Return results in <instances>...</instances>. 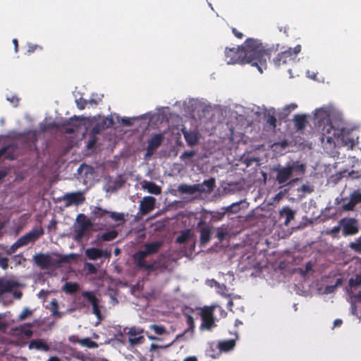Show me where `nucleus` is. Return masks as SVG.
I'll list each match as a JSON object with an SVG mask.
<instances>
[{"label":"nucleus","mask_w":361,"mask_h":361,"mask_svg":"<svg viewBox=\"0 0 361 361\" xmlns=\"http://www.w3.org/2000/svg\"><path fill=\"white\" fill-rule=\"evenodd\" d=\"M271 49L266 48L258 39L249 38L242 46L225 49L227 64L250 63L257 68L259 73L267 68V59H270Z\"/></svg>","instance_id":"f257e3e1"},{"label":"nucleus","mask_w":361,"mask_h":361,"mask_svg":"<svg viewBox=\"0 0 361 361\" xmlns=\"http://www.w3.org/2000/svg\"><path fill=\"white\" fill-rule=\"evenodd\" d=\"M314 118L317 120L322 128V142L326 140L331 147H336V145H342L350 148L355 145V140L350 138V129L347 128L343 122L341 120L334 124L330 120V114L326 108L317 109L314 114Z\"/></svg>","instance_id":"f03ea898"},{"label":"nucleus","mask_w":361,"mask_h":361,"mask_svg":"<svg viewBox=\"0 0 361 361\" xmlns=\"http://www.w3.org/2000/svg\"><path fill=\"white\" fill-rule=\"evenodd\" d=\"M276 172V180L279 184H286L292 177L290 183H295L299 180V176L305 174L306 166L299 161H293L286 166H278L274 169Z\"/></svg>","instance_id":"7ed1b4c3"},{"label":"nucleus","mask_w":361,"mask_h":361,"mask_svg":"<svg viewBox=\"0 0 361 361\" xmlns=\"http://www.w3.org/2000/svg\"><path fill=\"white\" fill-rule=\"evenodd\" d=\"M163 245V242L161 240L154 241L147 243L144 245V250H140L134 254L133 259L135 262L136 266L141 269H145L147 271H152L154 268L153 264H148L145 258L147 256L157 254Z\"/></svg>","instance_id":"20e7f679"},{"label":"nucleus","mask_w":361,"mask_h":361,"mask_svg":"<svg viewBox=\"0 0 361 361\" xmlns=\"http://www.w3.org/2000/svg\"><path fill=\"white\" fill-rule=\"evenodd\" d=\"M216 308H219L224 316L226 315V312L222 309V307L217 305L203 307L201 308L200 312L202 319V323L200 327V330L211 331L213 328L216 326L214 317V311Z\"/></svg>","instance_id":"39448f33"},{"label":"nucleus","mask_w":361,"mask_h":361,"mask_svg":"<svg viewBox=\"0 0 361 361\" xmlns=\"http://www.w3.org/2000/svg\"><path fill=\"white\" fill-rule=\"evenodd\" d=\"M33 261L42 269L59 267L65 262L64 258H54L49 253H38L33 256Z\"/></svg>","instance_id":"423d86ee"},{"label":"nucleus","mask_w":361,"mask_h":361,"mask_svg":"<svg viewBox=\"0 0 361 361\" xmlns=\"http://www.w3.org/2000/svg\"><path fill=\"white\" fill-rule=\"evenodd\" d=\"M92 226V222L87 219L85 214H78L76 224L74 225L75 240H81L85 236L86 232Z\"/></svg>","instance_id":"0eeeda50"},{"label":"nucleus","mask_w":361,"mask_h":361,"mask_svg":"<svg viewBox=\"0 0 361 361\" xmlns=\"http://www.w3.org/2000/svg\"><path fill=\"white\" fill-rule=\"evenodd\" d=\"M301 51V46L298 44L293 49L289 48L287 50L281 51L273 59L274 65L279 67L293 62L297 55Z\"/></svg>","instance_id":"6e6552de"},{"label":"nucleus","mask_w":361,"mask_h":361,"mask_svg":"<svg viewBox=\"0 0 361 361\" xmlns=\"http://www.w3.org/2000/svg\"><path fill=\"white\" fill-rule=\"evenodd\" d=\"M342 226V234L343 236H352L359 232V221L353 217H344L339 220Z\"/></svg>","instance_id":"1a4fd4ad"},{"label":"nucleus","mask_w":361,"mask_h":361,"mask_svg":"<svg viewBox=\"0 0 361 361\" xmlns=\"http://www.w3.org/2000/svg\"><path fill=\"white\" fill-rule=\"evenodd\" d=\"M86 118L84 116H73L68 120H65L59 126L62 128L67 134L74 133L76 130L80 128L84 124Z\"/></svg>","instance_id":"9d476101"},{"label":"nucleus","mask_w":361,"mask_h":361,"mask_svg":"<svg viewBox=\"0 0 361 361\" xmlns=\"http://www.w3.org/2000/svg\"><path fill=\"white\" fill-rule=\"evenodd\" d=\"M164 137L162 133L154 134L147 142V147L145 154V158L150 157L153 155L157 148L161 145Z\"/></svg>","instance_id":"9b49d317"},{"label":"nucleus","mask_w":361,"mask_h":361,"mask_svg":"<svg viewBox=\"0 0 361 361\" xmlns=\"http://www.w3.org/2000/svg\"><path fill=\"white\" fill-rule=\"evenodd\" d=\"M44 231L42 228L40 229H33L31 231L27 233L24 235L21 236L18 239L19 244L21 247L28 245L30 243L35 242L42 235H43Z\"/></svg>","instance_id":"f8f14e48"},{"label":"nucleus","mask_w":361,"mask_h":361,"mask_svg":"<svg viewBox=\"0 0 361 361\" xmlns=\"http://www.w3.org/2000/svg\"><path fill=\"white\" fill-rule=\"evenodd\" d=\"M197 228H200V241L201 245H205L209 243L212 238V228L206 224L205 221L200 220L197 223Z\"/></svg>","instance_id":"ddd939ff"},{"label":"nucleus","mask_w":361,"mask_h":361,"mask_svg":"<svg viewBox=\"0 0 361 361\" xmlns=\"http://www.w3.org/2000/svg\"><path fill=\"white\" fill-rule=\"evenodd\" d=\"M82 296L86 298L92 306V312L95 314V316L100 319L102 317L100 308H99V300L95 296L93 292L91 291H83L82 293Z\"/></svg>","instance_id":"4468645a"},{"label":"nucleus","mask_w":361,"mask_h":361,"mask_svg":"<svg viewBox=\"0 0 361 361\" xmlns=\"http://www.w3.org/2000/svg\"><path fill=\"white\" fill-rule=\"evenodd\" d=\"M109 211L103 209L101 207H94L91 212L92 219L94 221H102L100 224L102 226H106L107 223V219L109 218Z\"/></svg>","instance_id":"2eb2a0df"},{"label":"nucleus","mask_w":361,"mask_h":361,"mask_svg":"<svg viewBox=\"0 0 361 361\" xmlns=\"http://www.w3.org/2000/svg\"><path fill=\"white\" fill-rule=\"evenodd\" d=\"M156 200L151 196H146L142 198L140 204V212L142 215H145L151 212L155 206Z\"/></svg>","instance_id":"dca6fc26"},{"label":"nucleus","mask_w":361,"mask_h":361,"mask_svg":"<svg viewBox=\"0 0 361 361\" xmlns=\"http://www.w3.org/2000/svg\"><path fill=\"white\" fill-rule=\"evenodd\" d=\"M18 146L16 143H10L0 148V158L4 157L5 159L14 160L16 158Z\"/></svg>","instance_id":"f3484780"},{"label":"nucleus","mask_w":361,"mask_h":361,"mask_svg":"<svg viewBox=\"0 0 361 361\" xmlns=\"http://www.w3.org/2000/svg\"><path fill=\"white\" fill-rule=\"evenodd\" d=\"M63 200L66 201V207H69L72 204H81L85 200L83 194L80 192L66 193L63 195Z\"/></svg>","instance_id":"a211bd4d"},{"label":"nucleus","mask_w":361,"mask_h":361,"mask_svg":"<svg viewBox=\"0 0 361 361\" xmlns=\"http://www.w3.org/2000/svg\"><path fill=\"white\" fill-rule=\"evenodd\" d=\"M142 331H139L135 327H132L128 332V341L132 345H135L143 342L144 337L141 335Z\"/></svg>","instance_id":"6ab92c4d"},{"label":"nucleus","mask_w":361,"mask_h":361,"mask_svg":"<svg viewBox=\"0 0 361 361\" xmlns=\"http://www.w3.org/2000/svg\"><path fill=\"white\" fill-rule=\"evenodd\" d=\"M182 133L189 146H195L198 143L200 138V135L198 132L182 129Z\"/></svg>","instance_id":"aec40b11"},{"label":"nucleus","mask_w":361,"mask_h":361,"mask_svg":"<svg viewBox=\"0 0 361 361\" xmlns=\"http://www.w3.org/2000/svg\"><path fill=\"white\" fill-rule=\"evenodd\" d=\"M85 252L86 257L90 260H97L103 256H110V253L107 252H104L103 250L96 247L87 248L86 249Z\"/></svg>","instance_id":"412c9836"},{"label":"nucleus","mask_w":361,"mask_h":361,"mask_svg":"<svg viewBox=\"0 0 361 361\" xmlns=\"http://www.w3.org/2000/svg\"><path fill=\"white\" fill-rule=\"evenodd\" d=\"M295 128L298 131L303 130L307 124V116L305 114H295L293 119Z\"/></svg>","instance_id":"4be33fe9"},{"label":"nucleus","mask_w":361,"mask_h":361,"mask_svg":"<svg viewBox=\"0 0 361 361\" xmlns=\"http://www.w3.org/2000/svg\"><path fill=\"white\" fill-rule=\"evenodd\" d=\"M22 141L27 145L36 147L37 135L35 131H28L20 136Z\"/></svg>","instance_id":"5701e85b"},{"label":"nucleus","mask_w":361,"mask_h":361,"mask_svg":"<svg viewBox=\"0 0 361 361\" xmlns=\"http://www.w3.org/2000/svg\"><path fill=\"white\" fill-rule=\"evenodd\" d=\"M200 185H197V184L189 185L187 184H180L178 187V191L183 194H189L192 195L198 190H203V189H200Z\"/></svg>","instance_id":"b1692460"},{"label":"nucleus","mask_w":361,"mask_h":361,"mask_svg":"<svg viewBox=\"0 0 361 361\" xmlns=\"http://www.w3.org/2000/svg\"><path fill=\"white\" fill-rule=\"evenodd\" d=\"M280 217H285L284 225L288 226L294 219L295 212L289 207H283L279 212Z\"/></svg>","instance_id":"393cba45"},{"label":"nucleus","mask_w":361,"mask_h":361,"mask_svg":"<svg viewBox=\"0 0 361 361\" xmlns=\"http://www.w3.org/2000/svg\"><path fill=\"white\" fill-rule=\"evenodd\" d=\"M17 286V283L10 281L0 279V297L5 293L11 292Z\"/></svg>","instance_id":"a878e982"},{"label":"nucleus","mask_w":361,"mask_h":361,"mask_svg":"<svg viewBox=\"0 0 361 361\" xmlns=\"http://www.w3.org/2000/svg\"><path fill=\"white\" fill-rule=\"evenodd\" d=\"M142 187L151 194L158 195L161 192V188L152 181H145Z\"/></svg>","instance_id":"bb28decb"},{"label":"nucleus","mask_w":361,"mask_h":361,"mask_svg":"<svg viewBox=\"0 0 361 361\" xmlns=\"http://www.w3.org/2000/svg\"><path fill=\"white\" fill-rule=\"evenodd\" d=\"M29 348L47 351L49 350V347L48 344L46 342L43 341L42 340L35 339L30 342Z\"/></svg>","instance_id":"cd10ccee"},{"label":"nucleus","mask_w":361,"mask_h":361,"mask_svg":"<svg viewBox=\"0 0 361 361\" xmlns=\"http://www.w3.org/2000/svg\"><path fill=\"white\" fill-rule=\"evenodd\" d=\"M235 341L234 339L226 340L219 342L218 348L221 352H228L234 348Z\"/></svg>","instance_id":"c85d7f7f"},{"label":"nucleus","mask_w":361,"mask_h":361,"mask_svg":"<svg viewBox=\"0 0 361 361\" xmlns=\"http://www.w3.org/2000/svg\"><path fill=\"white\" fill-rule=\"evenodd\" d=\"M197 185H200V189H203V190H198L199 192H211L215 186V180L214 178H211L208 180H205L203 181L202 184H197Z\"/></svg>","instance_id":"c756f323"},{"label":"nucleus","mask_w":361,"mask_h":361,"mask_svg":"<svg viewBox=\"0 0 361 361\" xmlns=\"http://www.w3.org/2000/svg\"><path fill=\"white\" fill-rule=\"evenodd\" d=\"M33 326L32 323H25L20 325L17 330L26 337L30 338L33 335V331L30 329Z\"/></svg>","instance_id":"7c9ffc66"},{"label":"nucleus","mask_w":361,"mask_h":361,"mask_svg":"<svg viewBox=\"0 0 361 361\" xmlns=\"http://www.w3.org/2000/svg\"><path fill=\"white\" fill-rule=\"evenodd\" d=\"M118 235V231H116V230H111V231H109L105 233H103L100 235L99 239L102 241H105V242L111 241V240H113L115 238H116Z\"/></svg>","instance_id":"2f4dec72"},{"label":"nucleus","mask_w":361,"mask_h":361,"mask_svg":"<svg viewBox=\"0 0 361 361\" xmlns=\"http://www.w3.org/2000/svg\"><path fill=\"white\" fill-rule=\"evenodd\" d=\"M79 289V285L77 283L66 282L63 290L68 294H75Z\"/></svg>","instance_id":"473e14b6"},{"label":"nucleus","mask_w":361,"mask_h":361,"mask_svg":"<svg viewBox=\"0 0 361 361\" xmlns=\"http://www.w3.org/2000/svg\"><path fill=\"white\" fill-rule=\"evenodd\" d=\"M109 218L116 222H121L119 224H123L126 221L125 214L123 213H118L109 211Z\"/></svg>","instance_id":"72a5a7b5"},{"label":"nucleus","mask_w":361,"mask_h":361,"mask_svg":"<svg viewBox=\"0 0 361 361\" xmlns=\"http://www.w3.org/2000/svg\"><path fill=\"white\" fill-rule=\"evenodd\" d=\"M149 329L157 336H162L167 333L166 328L162 325L151 324L149 326Z\"/></svg>","instance_id":"f704fd0d"},{"label":"nucleus","mask_w":361,"mask_h":361,"mask_svg":"<svg viewBox=\"0 0 361 361\" xmlns=\"http://www.w3.org/2000/svg\"><path fill=\"white\" fill-rule=\"evenodd\" d=\"M191 236L192 233L190 230H186L176 238V242L180 244L185 243L191 238Z\"/></svg>","instance_id":"c9c22d12"},{"label":"nucleus","mask_w":361,"mask_h":361,"mask_svg":"<svg viewBox=\"0 0 361 361\" xmlns=\"http://www.w3.org/2000/svg\"><path fill=\"white\" fill-rule=\"evenodd\" d=\"M240 202H234L231 205L223 207L224 211L228 214H236L240 211Z\"/></svg>","instance_id":"e433bc0d"},{"label":"nucleus","mask_w":361,"mask_h":361,"mask_svg":"<svg viewBox=\"0 0 361 361\" xmlns=\"http://www.w3.org/2000/svg\"><path fill=\"white\" fill-rule=\"evenodd\" d=\"M186 317V324L188 325V328L185 330L184 333H188L191 332L192 333L194 331L195 329V322L193 317L190 314H185Z\"/></svg>","instance_id":"4c0bfd02"},{"label":"nucleus","mask_w":361,"mask_h":361,"mask_svg":"<svg viewBox=\"0 0 361 361\" xmlns=\"http://www.w3.org/2000/svg\"><path fill=\"white\" fill-rule=\"evenodd\" d=\"M226 212L224 208H221L220 210L213 211L211 213V216L213 220L214 221H221L225 216Z\"/></svg>","instance_id":"58836bf2"},{"label":"nucleus","mask_w":361,"mask_h":361,"mask_svg":"<svg viewBox=\"0 0 361 361\" xmlns=\"http://www.w3.org/2000/svg\"><path fill=\"white\" fill-rule=\"evenodd\" d=\"M350 288H355L361 285V274H356L354 278H350L348 281Z\"/></svg>","instance_id":"ea45409f"},{"label":"nucleus","mask_w":361,"mask_h":361,"mask_svg":"<svg viewBox=\"0 0 361 361\" xmlns=\"http://www.w3.org/2000/svg\"><path fill=\"white\" fill-rule=\"evenodd\" d=\"M349 247L356 252L357 253H361V238L356 239L355 242H352L349 244Z\"/></svg>","instance_id":"a19ab883"},{"label":"nucleus","mask_w":361,"mask_h":361,"mask_svg":"<svg viewBox=\"0 0 361 361\" xmlns=\"http://www.w3.org/2000/svg\"><path fill=\"white\" fill-rule=\"evenodd\" d=\"M80 343L82 345L87 346L90 348H95L98 347V344L89 338L82 339Z\"/></svg>","instance_id":"79ce46f5"},{"label":"nucleus","mask_w":361,"mask_h":361,"mask_svg":"<svg viewBox=\"0 0 361 361\" xmlns=\"http://www.w3.org/2000/svg\"><path fill=\"white\" fill-rule=\"evenodd\" d=\"M266 122L269 124L273 128L276 126V118L274 114L269 113L266 116Z\"/></svg>","instance_id":"37998d69"},{"label":"nucleus","mask_w":361,"mask_h":361,"mask_svg":"<svg viewBox=\"0 0 361 361\" xmlns=\"http://www.w3.org/2000/svg\"><path fill=\"white\" fill-rule=\"evenodd\" d=\"M27 46V49L26 54H30L37 50H39V51L42 50V47L37 44L28 43Z\"/></svg>","instance_id":"c03bdc74"},{"label":"nucleus","mask_w":361,"mask_h":361,"mask_svg":"<svg viewBox=\"0 0 361 361\" xmlns=\"http://www.w3.org/2000/svg\"><path fill=\"white\" fill-rule=\"evenodd\" d=\"M355 206V202H353V200L350 197V201L348 203L344 204L342 206V209L344 211H353Z\"/></svg>","instance_id":"a18cd8bd"},{"label":"nucleus","mask_w":361,"mask_h":361,"mask_svg":"<svg viewBox=\"0 0 361 361\" xmlns=\"http://www.w3.org/2000/svg\"><path fill=\"white\" fill-rule=\"evenodd\" d=\"M102 130H104V126H101L99 125L98 123H97L91 129L90 133L92 135H97L98 134H99Z\"/></svg>","instance_id":"49530a36"},{"label":"nucleus","mask_w":361,"mask_h":361,"mask_svg":"<svg viewBox=\"0 0 361 361\" xmlns=\"http://www.w3.org/2000/svg\"><path fill=\"white\" fill-rule=\"evenodd\" d=\"M89 136H90V138L87 143V149H92L95 146V145L97 142V138L95 135H92L90 133L89 134Z\"/></svg>","instance_id":"de8ad7c7"},{"label":"nucleus","mask_w":361,"mask_h":361,"mask_svg":"<svg viewBox=\"0 0 361 361\" xmlns=\"http://www.w3.org/2000/svg\"><path fill=\"white\" fill-rule=\"evenodd\" d=\"M350 197L353 200V202H355L356 204L361 202V192L359 190H355L353 193H351Z\"/></svg>","instance_id":"09e8293b"},{"label":"nucleus","mask_w":361,"mask_h":361,"mask_svg":"<svg viewBox=\"0 0 361 361\" xmlns=\"http://www.w3.org/2000/svg\"><path fill=\"white\" fill-rule=\"evenodd\" d=\"M97 123H99V125H100V126H104V130L106 128H108V127H110L111 126H112L114 123V121L111 118H106L105 119H102L101 121L97 122Z\"/></svg>","instance_id":"8fccbe9b"},{"label":"nucleus","mask_w":361,"mask_h":361,"mask_svg":"<svg viewBox=\"0 0 361 361\" xmlns=\"http://www.w3.org/2000/svg\"><path fill=\"white\" fill-rule=\"evenodd\" d=\"M32 311L30 310L28 308H25L23 312L19 314L18 319L20 321H23L27 317L30 316L32 314Z\"/></svg>","instance_id":"3c124183"},{"label":"nucleus","mask_w":361,"mask_h":361,"mask_svg":"<svg viewBox=\"0 0 361 361\" xmlns=\"http://www.w3.org/2000/svg\"><path fill=\"white\" fill-rule=\"evenodd\" d=\"M21 245L19 244L18 240H17L6 251L7 255H11L14 253Z\"/></svg>","instance_id":"603ef678"},{"label":"nucleus","mask_w":361,"mask_h":361,"mask_svg":"<svg viewBox=\"0 0 361 361\" xmlns=\"http://www.w3.org/2000/svg\"><path fill=\"white\" fill-rule=\"evenodd\" d=\"M195 154V151H185L180 155V158L182 160L190 159L192 157H194Z\"/></svg>","instance_id":"864d4df0"},{"label":"nucleus","mask_w":361,"mask_h":361,"mask_svg":"<svg viewBox=\"0 0 361 361\" xmlns=\"http://www.w3.org/2000/svg\"><path fill=\"white\" fill-rule=\"evenodd\" d=\"M0 267L6 270L8 267V259L6 257H1L0 255Z\"/></svg>","instance_id":"5fc2aeb1"},{"label":"nucleus","mask_w":361,"mask_h":361,"mask_svg":"<svg viewBox=\"0 0 361 361\" xmlns=\"http://www.w3.org/2000/svg\"><path fill=\"white\" fill-rule=\"evenodd\" d=\"M341 230L342 231V226L338 222V225L331 228L329 233L332 235L333 236H336L340 232Z\"/></svg>","instance_id":"6e6d98bb"},{"label":"nucleus","mask_w":361,"mask_h":361,"mask_svg":"<svg viewBox=\"0 0 361 361\" xmlns=\"http://www.w3.org/2000/svg\"><path fill=\"white\" fill-rule=\"evenodd\" d=\"M75 102H76L77 107L80 110L84 109L85 108V106L87 104V102L85 99H83L82 98H80V99H77L75 101Z\"/></svg>","instance_id":"4d7b16f0"},{"label":"nucleus","mask_w":361,"mask_h":361,"mask_svg":"<svg viewBox=\"0 0 361 361\" xmlns=\"http://www.w3.org/2000/svg\"><path fill=\"white\" fill-rule=\"evenodd\" d=\"M227 235V232L224 231L223 229L221 228H219L217 232H216V238L220 240H223L225 237Z\"/></svg>","instance_id":"13d9d810"},{"label":"nucleus","mask_w":361,"mask_h":361,"mask_svg":"<svg viewBox=\"0 0 361 361\" xmlns=\"http://www.w3.org/2000/svg\"><path fill=\"white\" fill-rule=\"evenodd\" d=\"M297 107H298V105L296 104L292 103V104H290L287 105L284 108V111H285L286 114H288L292 111L295 109Z\"/></svg>","instance_id":"bf43d9fd"},{"label":"nucleus","mask_w":361,"mask_h":361,"mask_svg":"<svg viewBox=\"0 0 361 361\" xmlns=\"http://www.w3.org/2000/svg\"><path fill=\"white\" fill-rule=\"evenodd\" d=\"M51 306H52V314L53 315H58L59 314V312L58 310L59 309V306H58V303L56 300H54L51 302Z\"/></svg>","instance_id":"052dcab7"},{"label":"nucleus","mask_w":361,"mask_h":361,"mask_svg":"<svg viewBox=\"0 0 361 361\" xmlns=\"http://www.w3.org/2000/svg\"><path fill=\"white\" fill-rule=\"evenodd\" d=\"M301 190L304 192L311 193L314 190L313 187L304 184L301 186Z\"/></svg>","instance_id":"680f3d73"},{"label":"nucleus","mask_w":361,"mask_h":361,"mask_svg":"<svg viewBox=\"0 0 361 361\" xmlns=\"http://www.w3.org/2000/svg\"><path fill=\"white\" fill-rule=\"evenodd\" d=\"M86 266H87V270L90 273L95 274L97 272V269L94 264H92L91 263H87Z\"/></svg>","instance_id":"e2e57ef3"},{"label":"nucleus","mask_w":361,"mask_h":361,"mask_svg":"<svg viewBox=\"0 0 361 361\" xmlns=\"http://www.w3.org/2000/svg\"><path fill=\"white\" fill-rule=\"evenodd\" d=\"M342 282H343L342 279H341V278L337 279H336V284H335V286H329V287H328V288H327L328 289H331V290H329V292H331V290H333L336 287H337V286H338L341 285V284H342Z\"/></svg>","instance_id":"0e129e2a"},{"label":"nucleus","mask_w":361,"mask_h":361,"mask_svg":"<svg viewBox=\"0 0 361 361\" xmlns=\"http://www.w3.org/2000/svg\"><path fill=\"white\" fill-rule=\"evenodd\" d=\"M232 32L238 39H242L243 37V34L239 32L236 28H232Z\"/></svg>","instance_id":"69168bd1"},{"label":"nucleus","mask_w":361,"mask_h":361,"mask_svg":"<svg viewBox=\"0 0 361 361\" xmlns=\"http://www.w3.org/2000/svg\"><path fill=\"white\" fill-rule=\"evenodd\" d=\"M122 123L125 126H130L132 124L130 119L128 118H122Z\"/></svg>","instance_id":"338daca9"},{"label":"nucleus","mask_w":361,"mask_h":361,"mask_svg":"<svg viewBox=\"0 0 361 361\" xmlns=\"http://www.w3.org/2000/svg\"><path fill=\"white\" fill-rule=\"evenodd\" d=\"M183 361H197V358L195 356H188L183 359Z\"/></svg>","instance_id":"774afa93"}]
</instances>
